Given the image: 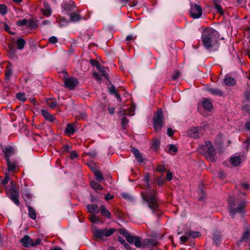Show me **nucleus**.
<instances>
[{
	"label": "nucleus",
	"instance_id": "41",
	"mask_svg": "<svg viewBox=\"0 0 250 250\" xmlns=\"http://www.w3.org/2000/svg\"><path fill=\"white\" fill-rule=\"evenodd\" d=\"M128 123V121L125 117H124L123 118H122V125L124 129H125L126 128Z\"/></svg>",
	"mask_w": 250,
	"mask_h": 250
},
{
	"label": "nucleus",
	"instance_id": "17",
	"mask_svg": "<svg viewBox=\"0 0 250 250\" xmlns=\"http://www.w3.org/2000/svg\"><path fill=\"white\" fill-rule=\"evenodd\" d=\"M22 245L25 247H29L32 246V239L28 236L25 235L21 240Z\"/></svg>",
	"mask_w": 250,
	"mask_h": 250
},
{
	"label": "nucleus",
	"instance_id": "16",
	"mask_svg": "<svg viewBox=\"0 0 250 250\" xmlns=\"http://www.w3.org/2000/svg\"><path fill=\"white\" fill-rule=\"evenodd\" d=\"M96 68L98 71L102 73V76H104L106 79H109L107 74V71L108 70L107 68L100 64H96Z\"/></svg>",
	"mask_w": 250,
	"mask_h": 250
},
{
	"label": "nucleus",
	"instance_id": "8",
	"mask_svg": "<svg viewBox=\"0 0 250 250\" xmlns=\"http://www.w3.org/2000/svg\"><path fill=\"white\" fill-rule=\"evenodd\" d=\"M190 14L194 19L199 18L202 14V9L200 5L197 4H191Z\"/></svg>",
	"mask_w": 250,
	"mask_h": 250
},
{
	"label": "nucleus",
	"instance_id": "60",
	"mask_svg": "<svg viewBox=\"0 0 250 250\" xmlns=\"http://www.w3.org/2000/svg\"><path fill=\"white\" fill-rule=\"evenodd\" d=\"M50 21H49V20H44L42 22V25H47V24H50Z\"/></svg>",
	"mask_w": 250,
	"mask_h": 250
},
{
	"label": "nucleus",
	"instance_id": "7",
	"mask_svg": "<svg viewBox=\"0 0 250 250\" xmlns=\"http://www.w3.org/2000/svg\"><path fill=\"white\" fill-rule=\"evenodd\" d=\"M115 230L114 229H95L93 231V234L94 236L97 238H102L103 236L109 237L111 235Z\"/></svg>",
	"mask_w": 250,
	"mask_h": 250
},
{
	"label": "nucleus",
	"instance_id": "22",
	"mask_svg": "<svg viewBox=\"0 0 250 250\" xmlns=\"http://www.w3.org/2000/svg\"><path fill=\"white\" fill-rule=\"evenodd\" d=\"M100 211L102 215L109 219L111 218V214L109 210L107 209L104 206H101L100 207Z\"/></svg>",
	"mask_w": 250,
	"mask_h": 250
},
{
	"label": "nucleus",
	"instance_id": "61",
	"mask_svg": "<svg viewBox=\"0 0 250 250\" xmlns=\"http://www.w3.org/2000/svg\"><path fill=\"white\" fill-rule=\"evenodd\" d=\"M133 37L132 35H128L126 38V40L127 41H130L131 40H132L133 39Z\"/></svg>",
	"mask_w": 250,
	"mask_h": 250
},
{
	"label": "nucleus",
	"instance_id": "64",
	"mask_svg": "<svg viewBox=\"0 0 250 250\" xmlns=\"http://www.w3.org/2000/svg\"><path fill=\"white\" fill-rule=\"evenodd\" d=\"M246 128L247 129L250 130V121L246 122Z\"/></svg>",
	"mask_w": 250,
	"mask_h": 250
},
{
	"label": "nucleus",
	"instance_id": "48",
	"mask_svg": "<svg viewBox=\"0 0 250 250\" xmlns=\"http://www.w3.org/2000/svg\"><path fill=\"white\" fill-rule=\"evenodd\" d=\"M189 236H188V235L187 234L186 235H184V236H182L181 237H180V240L182 242H187Z\"/></svg>",
	"mask_w": 250,
	"mask_h": 250
},
{
	"label": "nucleus",
	"instance_id": "42",
	"mask_svg": "<svg viewBox=\"0 0 250 250\" xmlns=\"http://www.w3.org/2000/svg\"><path fill=\"white\" fill-rule=\"evenodd\" d=\"M177 151V148L176 146L173 145H170L169 147V151L170 153L173 152L174 153L176 152Z\"/></svg>",
	"mask_w": 250,
	"mask_h": 250
},
{
	"label": "nucleus",
	"instance_id": "63",
	"mask_svg": "<svg viewBox=\"0 0 250 250\" xmlns=\"http://www.w3.org/2000/svg\"><path fill=\"white\" fill-rule=\"evenodd\" d=\"M88 154L91 157H94L96 155V152L94 151L88 153Z\"/></svg>",
	"mask_w": 250,
	"mask_h": 250
},
{
	"label": "nucleus",
	"instance_id": "53",
	"mask_svg": "<svg viewBox=\"0 0 250 250\" xmlns=\"http://www.w3.org/2000/svg\"><path fill=\"white\" fill-rule=\"evenodd\" d=\"M122 196L126 200H129L131 198L130 195L126 193H123L122 194Z\"/></svg>",
	"mask_w": 250,
	"mask_h": 250
},
{
	"label": "nucleus",
	"instance_id": "28",
	"mask_svg": "<svg viewBox=\"0 0 250 250\" xmlns=\"http://www.w3.org/2000/svg\"><path fill=\"white\" fill-rule=\"evenodd\" d=\"M28 213L29 216L32 219H35L36 218L37 215L34 209L31 207H28Z\"/></svg>",
	"mask_w": 250,
	"mask_h": 250
},
{
	"label": "nucleus",
	"instance_id": "52",
	"mask_svg": "<svg viewBox=\"0 0 250 250\" xmlns=\"http://www.w3.org/2000/svg\"><path fill=\"white\" fill-rule=\"evenodd\" d=\"M167 179L168 181H170L172 178V174L170 172H168L166 176Z\"/></svg>",
	"mask_w": 250,
	"mask_h": 250
},
{
	"label": "nucleus",
	"instance_id": "21",
	"mask_svg": "<svg viewBox=\"0 0 250 250\" xmlns=\"http://www.w3.org/2000/svg\"><path fill=\"white\" fill-rule=\"evenodd\" d=\"M132 152L138 162H142L143 161V156L137 149L135 147L132 148Z\"/></svg>",
	"mask_w": 250,
	"mask_h": 250
},
{
	"label": "nucleus",
	"instance_id": "37",
	"mask_svg": "<svg viewBox=\"0 0 250 250\" xmlns=\"http://www.w3.org/2000/svg\"><path fill=\"white\" fill-rule=\"evenodd\" d=\"M6 162H7L8 171H14L15 168V165L11 162L10 159H9V161H6Z\"/></svg>",
	"mask_w": 250,
	"mask_h": 250
},
{
	"label": "nucleus",
	"instance_id": "13",
	"mask_svg": "<svg viewBox=\"0 0 250 250\" xmlns=\"http://www.w3.org/2000/svg\"><path fill=\"white\" fill-rule=\"evenodd\" d=\"M224 83L227 85L232 86L235 84L236 80L229 74H227L224 79Z\"/></svg>",
	"mask_w": 250,
	"mask_h": 250
},
{
	"label": "nucleus",
	"instance_id": "35",
	"mask_svg": "<svg viewBox=\"0 0 250 250\" xmlns=\"http://www.w3.org/2000/svg\"><path fill=\"white\" fill-rule=\"evenodd\" d=\"M188 235L189 237H192L193 238H195L199 237L201 235V234L198 231H189L188 233Z\"/></svg>",
	"mask_w": 250,
	"mask_h": 250
},
{
	"label": "nucleus",
	"instance_id": "57",
	"mask_svg": "<svg viewBox=\"0 0 250 250\" xmlns=\"http://www.w3.org/2000/svg\"><path fill=\"white\" fill-rule=\"evenodd\" d=\"M57 104V103L56 101H53L50 103L49 106L52 108H54L56 106Z\"/></svg>",
	"mask_w": 250,
	"mask_h": 250
},
{
	"label": "nucleus",
	"instance_id": "19",
	"mask_svg": "<svg viewBox=\"0 0 250 250\" xmlns=\"http://www.w3.org/2000/svg\"><path fill=\"white\" fill-rule=\"evenodd\" d=\"M208 91L210 92L213 95L223 96V92L220 90L216 88H208Z\"/></svg>",
	"mask_w": 250,
	"mask_h": 250
},
{
	"label": "nucleus",
	"instance_id": "10",
	"mask_svg": "<svg viewBox=\"0 0 250 250\" xmlns=\"http://www.w3.org/2000/svg\"><path fill=\"white\" fill-rule=\"evenodd\" d=\"M64 84L66 88L69 89H73L78 85V81L76 78H68L65 79Z\"/></svg>",
	"mask_w": 250,
	"mask_h": 250
},
{
	"label": "nucleus",
	"instance_id": "29",
	"mask_svg": "<svg viewBox=\"0 0 250 250\" xmlns=\"http://www.w3.org/2000/svg\"><path fill=\"white\" fill-rule=\"evenodd\" d=\"M65 132L69 135L73 134L75 132L74 126L72 124H68L65 129Z\"/></svg>",
	"mask_w": 250,
	"mask_h": 250
},
{
	"label": "nucleus",
	"instance_id": "36",
	"mask_svg": "<svg viewBox=\"0 0 250 250\" xmlns=\"http://www.w3.org/2000/svg\"><path fill=\"white\" fill-rule=\"evenodd\" d=\"M135 109L133 107L129 108L128 110H124L123 114L130 116H133L135 114Z\"/></svg>",
	"mask_w": 250,
	"mask_h": 250
},
{
	"label": "nucleus",
	"instance_id": "51",
	"mask_svg": "<svg viewBox=\"0 0 250 250\" xmlns=\"http://www.w3.org/2000/svg\"><path fill=\"white\" fill-rule=\"evenodd\" d=\"M180 75V73L179 71H176L175 72V74L172 76V79L173 80L177 79L179 77Z\"/></svg>",
	"mask_w": 250,
	"mask_h": 250
},
{
	"label": "nucleus",
	"instance_id": "39",
	"mask_svg": "<svg viewBox=\"0 0 250 250\" xmlns=\"http://www.w3.org/2000/svg\"><path fill=\"white\" fill-rule=\"evenodd\" d=\"M7 12V7L4 4L0 5V14L2 15H5Z\"/></svg>",
	"mask_w": 250,
	"mask_h": 250
},
{
	"label": "nucleus",
	"instance_id": "45",
	"mask_svg": "<svg viewBox=\"0 0 250 250\" xmlns=\"http://www.w3.org/2000/svg\"><path fill=\"white\" fill-rule=\"evenodd\" d=\"M70 158L73 159L78 157V154L76 151H72L70 153Z\"/></svg>",
	"mask_w": 250,
	"mask_h": 250
},
{
	"label": "nucleus",
	"instance_id": "38",
	"mask_svg": "<svg viewBox=\"0 0 250 250\" xmlns=\"http://www.w3.org/2000/svg\"><path fill=\"white\" fill-rule=\"evenodd\" d=\"M89 219L90 221L93 223H96L100 221L99 218L95 214H91L89 216Z\"/></svg>",
	"mask_w": 250,
	"mask_h": 250
},
{
	"label": "nucleus",
	"instance_id": "46",
	"mask_svg": "<svg viewBox=\"0 0 250 250\" xmlns=\"http://www.w3.org/2000/svg\"><path fill=\"white\" fill-rule=\"evenodd\" d=\"M49 42L51 43H55L58 42V39L56 37L52 36L49 39Z\"/></svg>",
	"mask_w": 250,
	"mask_h": 250
},
{
	"label": "nucleus",
	"instance_id": "59",
	"mask_svg": "<svg viewBox=\"0 0 250 250\" xmlns=\"http://www.w3.org/2000/svg\"><path fill=\"white\" fill-rule=\"evenodd\" d=\"M9 181V177L7 175H6L4 179L3 180L2 183L3 184H6Z\"/></svg>",
	"mask_w": 250,
	"mask_h": 250
},
{
	"label": "nucleus",
	"instance_id": "4",
	"mask_svg": "<svg viewBox=\"0 0 250 250\" xmlns=\"http://www.w3.org/2000/svg\"><path fill=\"white\" fill-rule=\"evenodd\" d=\"M199 151L206 155L207 158L211 161L215 160V153L214 147L209 141L205 142V145L200 146Z\"/></svg>",
	"mask_w": 250,
	"mask_h": 250
},
{
	"label": "nucleus",
	"instance_id": "15",
	"mask_svg": "<svg viewBox=\"0 0 250 250\" xmlns=\"http://www.w3.org/2000/svg\"><path fill=\"white\" fill-rule=\"evenodd\" d=\"M41 113L42 115L46 120L50 122H53L55 121V118L54 116L49 113L47 110L45 109H42L41 110Z\"/></svg>",
	"mask_w": 250,
	"mask_h": 250
},
{
	"label": "nucleus",
	"instance_id": "11",
	"mask_svg": "<svg viewBox=\"0 0 250 250\" xmlns=\"http://www.w3.org/2000/svg\"><path fill=\"white\" fill-rule=\"evenodd\" d=\"M10 198L14 202V203L17 206L20 205L19 193L16 188L13 187L9 191Z\"/></svg>",
	"mask_w": 250,
	"mask_h": 250
},
{
	"label": "nucleus",
	"instance_id": "2",
	"mask_svg": "<svg viewBox=\"0 0 250 250\" xmlns=\"http://www.w3.org/2000/svg\"><path fill=\"white\" fill-rule=\"evenodd\" d=\"M125 237L126 241L130 244H134L137 248H140L143 246L153 247L156 245L157 242L154 239H145L141 244V238L139 236L130 235L126 231L123 233Z\"/></svg>",
	"mask_w": 250,
	"mask_h": 250
},
{
	"label": "nucleus",
	"instance_id": "9",
	"mask_svg": "<svg viewBox=\"0 0 250 250\" xmlns=\"http://www.w3.org/2000/svg\"><path fill=\"white\" fill-rule=\"evenodd\" d=\"M203 128L202 127H192L188 129V136L192 138H199L203 134Z\"/></svg>",
	"mask_w": 250,
	"mask_h": 250
},
{
	"label": "nucleus",
	"instance_id": "30",
	"mask_svg": "<svg viewBox=\"0 0 250 250\" xmlns=\"http://www.w3.org/2000/svg\"><path fill=\"white\" fill-rule=\"evenodd\" d=\"M80 16L76 13H73L70 15V20L72 22H77L80 20Z\"/></svg>",
	"mask_w": 250,
	"mask_h": 250
},
{
	"label": "nucleus",
	"instance_id": "43",
	"mask_svg": "<svg viewBox=\"0 0 250 250\" xmlns=\"http://www.w3.org/2000/svg\"><path fill=\"white\" fill-rule=\"evenodd\" d=\"M27 22H28V21L26 19H24L22 20L19 21L17 22V25H18L19 26H23L24 25H26L27 24Z\"/></svg>",
	"mask_w": 250,
	"mask_h": 250
},
{
	"label": "nucleus",
	"instance_id": "18",
	"mask_svg": "<svg viewBox=\"0 0 250 250\" xmlns=\"http://www.w3.org/2000/svg\"><path fill=\"white\" fill-rule=\"evenodd\" d=\"M202 106L207 111H211L213 108V105L210 100L205 99L202 102Z\"/></svg>",
	"mask_w": 250,
	"mask_h": 250
},
{
	"label": "nucleus",
	"instance_id": "6",
	"mask_svg": "<svg viewBox=\"0 0 250 250\" xmlns=\"http://www.w3.org/2000/svg\"><path fill=\"white\" fill-rule=\"evenodd\" d=\"M163 112L161 109L158 110L153 119V126L156 131L159 130L163 125Z\"/></svg>",
	"mask_w": 250,
	"mask_h": 250
},
{
	"label": "nucleus",
	"instance_id": "26",
	"mask_svg": "<svg viewBox=\"0 0 250 250\" xmlns=\"http://www.w3.org/2000/svg\"><path fill=\"white\" fill-rule=\"evenodd\" d=\"M250 237V230L249 229H246L243 234L241 240L239 241V243H241L243 242H247Z\"/></svg>",
	"mask_w": 250,
	"mask_h": 250
},
{
	"label": "nucleus",
	"instance_id": "31",
	"mask_svg": "<svg viewBox=\"0 0 250 250\" xmlns=\"http://www.w3.org/2000/svg\"><path fill=\"white\" fill-rule=\"evenodd\" d=\"M90 185L92 188L94 189L102 190L103 187L98 183L95 181H91Z\"/></svg>",
	"mask_w": 250,
	"mask_h": 250
},
{
	"label": "nucleus",
	"instance_id": "55",
	"mask_svg": "<svg viewBox=\"0 0 250 250\" xmlns=\"http://www.w3.org/2000/svg\"><path fill=\"white\" fill-rule=\"evenodd\" d=\"M241 187L244 189H247L249 188V184L247 183H244L241 184Z\"/></svg>",
	"mask_w": 250,
	"mask_h": 250
},
{
	"label": "nucleus",
	"instance_id": "56",
	"mask_svg": "<svg viewBox=\"0 0 250 250\" xmlns=\"http://www.w3.org/2000/svg\"><path fill=\"white\" fill-rule=\"evenodd\" d=\"M113 198V195L110 194V193H108L106 195L105 197V199L106 200L108 201L112 199Z\"/></svg>",
	"mask_w": 250,
	"mask_h": 250
},
{
	"label": "nucleus",
	"instance_id": "23",
	"mask_svg": "<svg viewBox=\"0 0 250 250\" xmlns=\"http://www.w3.org/2000/svg\"><path fill=\"white\" fill-rule=\"evenodd\" d=\"M241 162V158L239 156H232L230 159L231 164L234 166H238Z\"/></svg>",
	"mask_w": 250,
	"mask_h": 250
},
{
	"label": "nucleus",
	"instance_id": "49",
	"mask_svg": "<svg viewBox=\"0 0 250 250\" xmlns=\"http://www.w3.org/2000/svg\"><path fill=\"white\" fill-rule=\"evenodd\" d=\"M157 171L159 172H164L165 171L166 169L164 166L163 165H159L157 167Z\"/></svg>",
	"mask_w": 250,
	"mask_h": 250
},
{
	"label": "nucleus",
	"instance_id": "62",
	"mask_svg": "<svg viewBox=\"0 0 250 250\" xmlns=\"http://www.w3.org/2000/svg\"><path fill=\"white\" fill-rule=\"evenodd\" d=\"M90 62L93 65H94L96 67V64H99L97 62H96V61L94 60H91L90 61Z\"/></svg>",
	"mask_w": 250,
	"mask_h": 250
},
{
	"label": "nucleus",
	"instance_id": "20",
	"mask_svg": "<svg viewBox=\"0 0 250 250\" xmlns=\"http://www.w3.org/2000/svg\"><path fill=\"white\" fill-rule=\"evenodd\" d=\"M87 209L92 214H95L99 212V207L96 205H89L87 206Z\"/></svg>",
	"mask_w": 250,
	"mask_h": 250
},
{
	"label": "nucleus",
	"instance_id": "3",
	"mask_svg": "<svg viewBox=\"0 0 250 250\" xmlns=\"http://www.w3.org/2000/svg\"><path fill=\"white\" fill-rule=\"evenodd\" d=\"M141 195L144 200L147 203L148 207L150 209L153 211L157 209L159 204L154 191L148 190L145 192H142Z\"/></svg>",
	"mask_w": 250,
	"mask_h": 250
},
{
	"label": "nucleus",
	"instance_id": "47",
	"mask_svg": "<svg viewBox=\"0 0 250 250\" xmlns=\"http://www.w3.org/2000/svg\"><path fill=\"white\" fill-rule=\"evenodd\" d=\"M93 76L96 79L99 81H100L101 80V77L99 74H98L97 72H94L93 73Z\"/></svg>",
	"mask_w": 250,
	"mask_h": 250
},
{
	"label": "nucleus",
	"instance_id": "32",
	"mask_svg": "<svg viewBox=\"0 0 250 250\" xmlns=\"http://www.w3.org/2000/svg\"><path fill=\"white\" fill-rule=\"evenodd\" d=\"M17 43L18 48L21 50L23 48L25 44V41L22 39H19L17 40Z\"/></svg>",
	"mask_w": 250,
	"mask_h": 250
},
{
	"label": "nucleus",
	"instance_id": "1",
	"mask_svg": "<svg viewBox=\"0 0 250 250\" xmlns=\"http://www.w3.org/2000/svg\"><path fill=\"white\" fill-rule=\"evenodd\" d=\"M219 38L218 32L214 29L209 28L203 31L201 40L204 46L209 49L216 45Z\"/></svg>",
	"mask_w": 250,
	"mask_h": 250
},
{
	"label": "nucleus",
	"instance_id": "50",
	"mask_svg": "<svg viewBox=\"0 0 250 250\" xmlns=\"http://www.w3.org/2000/svg\"><path fill=\"white\" fill-rule=\"evenodd\" d=\"M41 241V239H36L35 241H34L32 240V247H34V246L38 245L39 244H40Z\"/></svg>",
	"mask_w": 250,
	"mask_h": 250
},
{
	"label": "nucleus",
	"instance_id": "54",
	"mask_svg": "<svg viewBox=\"0 0 250 250\" xmlns=\"http://www.w3.org/2000/svg\"><path fill=\"white\" fill-rule=\"evenodd\" d=\"M245 35L247 38L250 40V28H249L245 32Z\"/></svg>",
	"mask_w": 250,
	"mask_h": 250
},
{
	"label": "nucleus",
	"instance_id": "33",
	"mask_svg": "<svg viewBox=\"0 0 250 250\" xmlns=\"http://www.w3.org/2000/svg\"><path fill=\"white\" fill-rule=\"evenodd\" d=\"M16 97L18 100L22 102H25L27 99L25 94L22 92L18 93L16 94Z\"/></svg>",
	"mask_w": 250,
	"mask_h": 250
},
{
	"label": "nucleus",
	"instance_id": "40",
	"mask_svg": "<svg viewBox=\"0 0 250 250\" xmlns=\"http://www.w3.org/2000/svg\"><path fill=\"white\" fill-rule=\"evenodd\" d=\"M75 6L74 2L72 1L70 2L69 5H65L63 8L65 10L70 11L72 10Z\"/></svg>",
	"mask_w": 250,
	"mask_h": 250
},
{
	"label": "nucleus",
	"instance_id": "5",
	"mask_svg": "<svg viewBox=\"0 0 250 250\" xmlns=\"http://www.w3.org/2000/svg\"><path fill=\"white\" fill-rule=\"evenodd\" d=\"M228 201L229 206V213L231 217H234V215L236 213L243 212L247 203L245 200H243L240 201L239 203L237 208L234 207V202L235 201V200L232 197L229 196L228 198Z\"/></svg>",
	"mask_w": 250,
	"mask_h": 250
},
{
	"label": "nucleus",
	"instance_id": "34",
	"mask_svg": "<svg viewBox=\"0 0 250 250\" xmlns=\"http://www.w3.org/2000/svg\"><path fill=\"white\" fill-rule=\"evenodd\" d=\"M95 176L97 179V180L99 182H101L102 180L104 179L103 175L101 172L98 170H95L94 171Z\"/></svg>",
	"mask_w": 250,
	"mask_h": 250
},
{
	"label": "nucleus",
	"instance_id": "24",
	"mask_svg": "<svg viewBox=\"0 0 250 250\" xmlns=\"http://www.w3.org/2000/svg\"><path fill=\"white\" fill-rule=\"evenodd\" d=\"M108 91L111 94H115L116 97L119 100L121 101V98L119 94L117 93L115 87L114 85H111L108 88Z\"/></svg>",
	"mask_w": 250,
	"mask_h": 250
},
{
	"label": "nucleus",
	"instance_id": "14",
	"mask_svg": "<svg viewBox=\"0 0 250 250\" xmlns=\"http://www.w3.org/2000/svg\"><path fill=\"white\" fill-rule=\"evenodd\" d=\"M43 6L44 8L41 10L42 14L46 17H49L51 15L52 11L49 4L46 2H44Z\"/></svg>",
	"mask_w": 250,
	"mask_h": 250
},
{
	"label": "nucleus",
	"instance_id": "44",
	"mask_svg": "<svg viewBox=\"0 0 250 250\" xmlns=\"http://www.w3.org/2000/svg\"><path fill=\"white\" fill-rule=\"evenodd\" d=\"M118 239L119 241L123 245H124V247L127 249L129 247V245L127 244L125 242V240L121 237H119L118 238Z\"/></svg>",
	"mask_w": 250,
	"mask_h": 250
},
{
	"label": "nucleus",
	"instance_id": "25",
	"mask_svg": "<svg viewBox=\"0 0 250 250\" xmlns=\"http://www.w3.org/2000/svg\"><path fill=\"white\" fill-rule=\"evenodd\" d=\"M214 6L218 13L222 14L223 13V10L222 6L220 5V0H213Z\"/></svg>",
	"mask_w": 250,
	"mask_h": 250
},
{
	"label": "nucleus",
	"instance_id": "12",
	"mask_svg": "<svg viewBox=\"0 0 250 250\" xmlns=\"http://www.w3.org/2000/svg\"><path fill=\"white\" fill-rule=\"evenodd\" d=\"M6 161H9L10 157L15 153V149L13 147L8 146L2 149Z\"/></svg>",
	"mask_w": 250,
	"mask_h": 250
},
{
	"label": "nucleus",
	"instance_id": "58",
	"mask_svg": "<svg viewBox=\"0 0 250 250\" xmlns=\"http://www.w3.org/2000/svg\"><path fill=\"white\" fill-rule=\"evenodd\" d=\"M167 132L169 136H171L173 134V131L171 128H168Z\"/></svg>",
	"mask_w": 250,
	"mask_h": 250
},
{
	"label": "nucleus",
	"instance_id": "27",
	"mask_svg": "<svg viewBox=\"0 0 250 250\" xmlns=\"http://www.w3.org/2000/svg\"><path fill=\"white\" fill-rule=\"evenodd\" d=\"M13 73V70L11 68L8 66L6 67L5 70V80L7 81H8L10 79V78L12 76Z\"/></svg>",
	"mask_w": 250,
	"mask_h": 250
}]
</instances>
